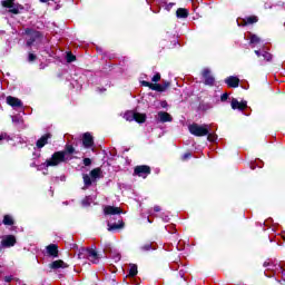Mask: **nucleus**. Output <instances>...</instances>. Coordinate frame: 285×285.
Here are the masks:
<instances>
[{
  "label": "nucleus",
  "instance_id": "nucleus-1",
  "mask_svg": "<svg viewBox=\"0 0 285 285\" xmlns=\"http://www.w3.org/2000/svg\"><path fill=\"white\" fill-rule=\"evenodd\" d=\"M66 161V151H56L49 159H47L42 166L45 168H50L55 166H59Z\"/></svg>",
  "mask_w": 285,
  "mask_h": 285
},
{
  "label": "nucleus",
  "instance_id": "nucleus-2",
  "mask_svg": "<svg viewBox=\"0 0 285 285\" xmlns=\"http://www.w3.org/2000/svg\"><path fill=\"white\" fill-rule=\"evenodd\" d=\"M188 130L195 137H206L210 132V125L191 124L188 126Z\"/></svg>",
  "mask_w": 285,
  "mask_h": 285
},
{
  "label": "nucleus",
  "instance_id": "nucleus-3",
  "mask_svg": "<svg viewBox=\"0 0 285 285\" xmlns=\"http://www.w3.org/2000/svg\"><path fill=\"white\" fill-rule=\"evenodd\" d=\"M87 257L89 262H92V264H99V253H97V249L94 248H82L81 252L78 254V257L81 258V256Z\"/></svg>",
  "mask_w": 285,
  "mask_h": 285
},
{
  "label": "nucleus",
  "instance_id": "nucleus-4",
  "mask_svg": "<svg viewBox=\"0 0 285 285\" xmlns=\"http://www.w3.org/2000/svg\"><path fill=\"white\" fill-rule=\"evenodd\" d=\"M2 7L8 8L9 12H11V14H19V12H21V10H23V7L17 2H14V0L2 1Z\"/></svg>",
  "mask_w": 285,
  "mask_h": 285
},
{
  "label": "nucleus",
  "instance_id": "nucleus-5",
  "mask_svg": "<svg viewBox=\"0 0 285 285\" xmlns=\"http://www.w3.org/2000/svg\"><path fill=\"white\" fill-rule=\"evenodd\" d=\"M124 117L126 121H137L138 124L146 121V115L139 112L127 111Z\"/></svg>",
  "mask_w": 285,
  "mask_h": 285
},
{
  "label": "nucleus",
  "instance_id": "nucleus-6",
  "mask_svg": "<svg viewBox=\"0 0 285 285\" xmlns=\"http://www.w3.org/2000/svg\"><path fill=\"white\" fill-rule=\"evenodd\" d=\"M134 174L137 175V177H142V179H146L148 175H150V167L148 165H140L135 167Z\"/></svg>",
  "mask_w": 285,
  "mask_h": 285
},
{
  "label": "nucleus",
  "instance_id": "nucleus-7",
  "mask_svg": "<svg viewBox=\"0 0 285 285\" xmlns=\"http://www.w3.org/2000/svg\"><path fill=\"white\" fill-rule=\"evenodd\" d=\"M17 245V237L14 235H6L1 240L2 248H12Z\"/></svg>",
  "mask_w": 285,
  "mask_h": 285
},
{
  "label": "nucleus",
  "instance_id": "nucleus-8",
  "mask_svg": "<svg viewBox=\"0 0 285 285\" xmlns=\"http://www.w3.org/2000/svg\"><path fill=\"white\" fill-rule=\"evenodd\" d=\"M122 213H124V209H121L120 207L108 205L104 208L105 215H121Z\"/></svg>",
  "mask_w": 285,
  "mask_h": 285
},
{
  "label": "nucleus",
  "instance_id": "nucleus-9",
  "mask_svg": "<svg viewBox=\"0 0 285 285\" xmlns=\"http://www.w3.org/2000/svg\"><path fill=\"white\" fill-rule=\"evenodd\" d=\"M255 55L261 57L263 61H272L273 55H271L266 49L255 50Z\"/></svg>",
  "mask_w": 285,
  "mask_h": 285
},
{
  "label": "nucleus",
  "instance_id": "nucleus-10",
  "mask_svg": "<svg viewBox=\"0 0 285 285\" xmlns=\"http://www.w3.org/2000/svg\"><path fill=\"white\" fill-rule=\"evenodd\" d=\"M247 106H248V104L246 102V100L239 102L235 98L232 99L233 110H245V108H247Z\"/></svg>",
  "mask_w": 285,
  "mask_h": 285
},
{
  "label": "nucleus",
  "instance_id": "nucleus-11",
  "mask_svg": "<svg viewBox=\"0 0 285 285\" xmlns=\"http://www.w3.org/2000/svg\"><path fill=\"white\" fill-rule=\"evenodd\" d=\"M82 144L85 148H92V146L95 145V140L92 139V135H90V132L83 134Z\"/></svg>",
  "mask_w": 285,
  "mask_h": 285
},
{
  "label": "nucleus",
  "instance_id": "nucleus-12",
  "mask_svg": "<svg viewBox=\"0 0 285 285\" xmlns=\"http://www.w3.org/2000/svg\"><path fill=\"white\" fill-rule=\"evenodd\" d=\"M105 253H109L116 262H119L121 259V254L117 253V250L112 249V245L107 244L104 249Z\"/></svg>",
  "mask_w": 285,
  "mask_h": 285
},
{
  "label": "nucleus",
  "instance_id": "nucleus-13",
  "mask_svg": "<svg viewBox=\"0 0 285 285\" xmlns=\"http://www.w3.org/2000/svg\"><path fill=\"white\" fill-rule=\"evenodd\" d=\"M68 264L61 259L53 261L51 264H49V268L51 271H59V268H68Z\"/></svg>",
  "mask_w": 285,
  "mask_h": 285
},
{
  "label": "nucleus",
  "instance_id": "nucleus-14",
  "mask_svg": "<svg viewBox=\"0 0 285 285\" xmlns=\"http://www.w3.org/2000/svg\"><path fill=\"white\" fill-rule=\"evenodd\" d=\"M47 254L49 255V257H59V246L57 244L48 245Z\"/></svg>",
  "mask_w": 285,
  "mask_h": 285
},
{
  "label": "nucleus",
  "instance_id": "nucleus-15",
  "mask_svg": "<svg viewBox=\"0 0 285 285\" xmlns=\"http://www.w3.org/2000/svg\"><path fill=\"white\" fill-rule=\"evenodd\" d=\"M225 83L228 86V88H238L239 79L235 76H229L225 79Z\"/></svg>",
  "mask_w": 285,
  "mask_h": 285
},
{
  "label": "nucleus",
  "instance_id": "nucleus-16",
  "mask_svg": "<svg viewBox=\"0 0 285 285\" xmlns=\"http://www.w3.org/2000/svg\"><path fill=\"white\" fill-rule=\"evenodd\" d=\"M7 104L12 108H21V106H23V104L21 102V100H19V98H14L12 96L7 97Z\"/></svg>",
  "mask_w": 285,
  "mask_h": 285
},
{
  "label": "nucleus",
  "instance_id": "nucleus-17",
  "mask_svg": "<svg viewBox=\"0 0 285 285\" xmlns=\"http://www.w3.org/2000/svg\"><path fill=\"white\" fill-rule=\"evenodd\" d=\"M203 77L205 79L206 86H213L215 83V78L210 75L208 69L203 70Z\"/></svg>",
  "mask_w": 285,
  "mask_h": 285
},
{
  "label": "nucleus",
  "instance_id": "nucleus-18",
  "mask_svg": "<svg viewBox=\"0 0 285 285\" xmlns=\"http://www.w3.org/2000/svg\"><path fill=\"white\" fill-rule=\"evenodd\" d=\"M27 35L31 36V39H29L27 41L28 46H32V43H35V41H37V39H39V37H41V32L39 31H32V30H27Z\"/></svg>",
  "mask_w": 285,
  "mask_h": 285
},
{
  "label": "nucleus",
  "instance_id": "nucleus-19",
  "mask_svg": "<svg viewBox=\"0 0 285 285\" xmlns=\"http://www.w3.org/2000/svg\"><path fill=\"white\" fill-rule=\"evenodd\" d=\"M158 121H160L161 124L173 121V116H170V114H168L166 111H159L158 112Z\"/></svg>",
  "mask_w": 285,
  "mask_h": 285
},
{
  "label": "nucleus",
  "instance_id": "nucleus-20",
  "mask_svg": "<svg viewBox=\"0 0 285 285\" xmlns=\"http://www.w3.org/2000/svg\"><path fill=\"white\" fill-rule=\"evenodd\" d=\"M107 226L109 232L121 230V228L126 226V223H124V220H118V223H114V224L108 223Z\"/></svg>",
  "mask_w": 285,
  "mask_h": 285
},
{
  "label": "nucleus",
  "instance_id": "nucleus-21",
  "mask_svg": "<svg viewBox=\"0 0 285 285\" xmlns=\"http://www.w3.org/2000/svg\"><path fill=\"white\" fill-rule=\"evenodd\" d=\"M52 136L50 134H46L41 136V138L36 142L37 148H43L48 144V139H50Z\"/></svg>",
  "mask_w": 285,
  "mask_h": 285
},
{
  "label": "nucleus",
  "instance_id": "nucleus-22",
  "mask_svg": "<svg viewBox=\"0 0 285 285\" xmlns=\"http://www.w3.org/2000/svg\"><path fill=\"white\" fill-rule=\"evenodd\" d=\"M91 179H104V171L101 168H95L90 171Z\"/></svg>",
  "mask_w": 285,
  "mask_h": 285
},
{
  "label": "nucleus",
  "instance_id": "nucleus-23",
  "mask_svg": "<svg viewBox=\"0 0 285 285\" xmlns=\"http://www.w3.org/2000/svg\"><path fill=\"white\" fill-rule=\"evenodd\" d=\"M257 17L252 16L248 17L247 19H243V20H237L238 26H247V23H257Z\"/></svg>",
  "mask_w": 285,
  "mask_h": 285
},
{
  "label": "nucleus",
  "instance_id": "nucleus-24",
  "mask_svg": "<svg viewBox=\"0 0 285 285\" xmlns=\"http://www.w3.org/2000/svg\"><path fill=\"white\" fill-rule=\"evenodd\" d=\"M2 224H4V226H14V219L10 215H4Z\"/></svg>",
  "mask_w": 285,
  "mask_h": 285
},
{
  "label": "nucleus",
  "instance_id": "nucleus-25",
  "mask_svg": "<svg viewBox=\"0 0 285 285\" xmlns=\"http://www.w3.org/2000/svg\"><path fill=\"white\" fill-rule=\"evenodd\" d=\"M129 266L130 268H129L128 277H137V274L139 273L137 268V264H130Z\"/></svg>",
  "mask_w": 285,
  "mask_h": 285
},
{
  "label": "nucleus",
  "instance_id": "nucleus-26",
  "mask_svg": "<svg viewBox=\"0 0 285 285\" xmlns=\"http://www.w3.org/2000/svg\"><path fill=\"white\" fill-rule=\"evenodd\" d=\"M249 43H250V46H253V48H255V46H258V43H262V39H259V37L255 36V35H250Z\"/></svg>",
  "mask_w": 285,
  "mask_h": 285
},
{
  "label": "nucleus",
  "instance_id": "nucleus-27",
  "mask_svg": "<svg viewBox=\"0 0 285 285\" xmlns=\"http://www.w3.org/2000/svg\"><path fill=\"white\" fill-rule=\"evenodd\" d=\"M176 16L178 17V19H186V17H188V10H186L184 8H179L176 11Z\"/></svg>",
  "mask_w": 285,
  "mask_h": 285
},
{
  "label": "nucleus",
  "instance_id": "nucleus-28",
  "mask_svg": "<svg viewBox=\"0 0 285 285\" xmlns=\"http://www.w3.org/2000/svg\"><path fill=\"white\" fill-rule=\"evenodd\" d=\"M92 204V197L91 196H86L82 200H81V206L83 208H88V206H90Z\"/></svg>",
  "mask_w": 285,
  "mask_h": 285
},
{
  "label": "nucleus",
  "instance_id": "nucleus-29",
  "mask_svg": "<svg viewBox=\"0 0 285 285\" xmlns=\"http://www.w3.org/2000/svg\"><path fill=\"white\" fill-rule=\"evenodd\" d=\"M140 250L148 253L149 250H157V248L153 246V243H147L140 247Z\"/></svg>",
  "mask_w": 285,
  "mask_h": 285
},
{
  "label": "nucleus",
  "instance_id": "nucleus-30",
  "mask_svg": "<svg viewBox=\"0 0 285 285\" xmlns=\"http://www.w3.org/2000/svg\"><path fill=\"white\" fill-rule=\"evenodd\" d=\"M151 90H156L157 92L166 91V87L159 83H151Z\"/></svg>",
  "mask_w": 285,
  "mask_h": 285
},
{
  "label": "nucleus",
  "instance_id": "nucleus-31",
  "mask_svg": "<svg viewBox=\"0 0 285 285\" xmlns=\"http://www.w3.org/2000/svg\"><path fill=\"white\" fill-rule=\"evenodd\" d=\"M264 166V163L262 160H255V163H252L250 168L252 170H255V168H262Z\"/></svg>",
  "mask_w": 285,
  "mask_h": 285
},
{
  "label": "nucleus",
  "instance_id": "nucleus-32",
  "mask_svg": "<svg viewBox=\"0 0 285 285\" xmlns=\"http://www.w3.org/2000/svg\"><path fill=\"white\" fill-rule=\"evenodd\" d=\"M94 181H97V179H85V186L82 187V190L90 188V186H92Z\"/></svg>",
  "mask_w": 285,
  "mask_h": 285
},
{
  "label": "nucleus",
  "instance_id": "nucleus-33",
  "mask_svg": "<svg viewBox=\"0 0 285 285\" xmlns=\"http://www.w3.org/2000/svg\"><path fill=\"white\" fill-rule=\"evenodd\" d=\"M62 153H66V155H72V153H75V147H72V145H67L66 150Z\"/></svg>",
  "mask_w": 285,
  "mask_h": 285
},
{
  "label": "nucleus",
  "instance_id": "nucleus-34",
  "mask_svg": "<svg viewBox=\"0 0 285 285\" xmlns=\"http://www.w3.org/2000/svg\"><path fill=\"white\" fill-rule=\"evenodd\" d=\"M10 136L8 134H0V144H3V141H9Z\"/></svg>",
  "mask_w": 285,
  "mask_h": 285
},
{
  "label": "nucleus",
  "instance_id": "nucleus-35",
  "mask_svg": "<svg viewBox=\"0 0 285 285\" xmlns=\"http://www.w3.org/2000/svg\"><path fill=\"white\" fill-rule=\"evenodd\" d=\"M207 140L208 141H217V135L216 134H210V131H208Z\"/></svg>",
  "mask_w": 285,
  "mask_h": 285
},
{
  "label": "nucleus",
  "instance_id": "nucleus-36",
  "mask_svg": "<svg viewBox=\"0 0 285 285\" xmlns=\"http://www.w3.org/2000/svg\"><path fill=\"white\" fill-rule=\"evenodd\" d=\"M77 59V57H75V55L68 52L67 53V61L68 63H72V61H75Z\"/></svg>",
  "mask_w": 285,
  "mask_h": 285
},
{
  "label": "nucleus",
  "instance_id": "nucleus-37",
  "mask_svg": "<svg viewBox=\"0 0 285 285\" xmlns=\"http://www.w3.org/2000/svg\"><path fill=\"white\" fill-rule=\"evenodd\" d=\"M160 79H161V75L156 73V75L151 78V81H154V83H157V81H160Z\"/></svg>",
  "mask_w": 285,
  "mask_h": 285
},
{
  "label": "nucleus",
  "instance_id": "nucleus-38",
  "mask_svg": "<svg viewBox=\"0 0 285 285\" xmlns=\"http://www.w3.org/2000/svg\"><path fill=\"white\" fill-rule=\"evenodd\" d=\"M141 86H145L146 88H153V82H148V81H146V80H144L142 82H141Z\"/></svg>",
  "mask_w": 285,
  "mask_h": 285
},
{
  "label": "nucleus",
  "instance_id": "nucleus-39",
  "mask_svg": "<svg viewBox=\"0 0 285 285\" xmlns=\"http://www.w3.org/2000/svg\"><path fill=\"white\" fill-rule=\"evenodd\" d=\"M228 100V92H225L220 96V101H227Z\"/></svg>",
  "mask_w": 285,
  "mask_h": 285
},
{
  "label": "nucleus",
  "instance_id": "nucleus-40",
  "mask_svg": "<svg viewBox=\"0 0 285 285\" xmlns=\"http://www.w3.org/2000/svg\"><path fill=\"white\" fill-rule=\"evenodd\" d=\"M83 164H85L86 166H90V164H92V160H90V158H85V159H83Z\"/></svg>",
  "mask_w": 285,
  "mask_h": 285
},
{
  "label": "nucleus",
  "instance_id": "nucleus-41",
  "mask_svg": "<svg viewBox=\"0 0 285 285\" xmlns=\"http://www.w3.org/2000/svg\"><path fill=\"white\" fill-rule=\"evenodd\" d=\"M183 161H186V159H190V153H187L185 154L183 157H181Z\"/></svg>",
  "mask_w": 285,
  "mask_h": 285
},
{
  "label": "nucleus",
  "instance_id": "nucleus-42",
  "mask_svg": "<svg viewBox=\"0 0 285 285\" xmlns=\"http://www.w3.org/2000/svg\"><path fill=\"white\" fill-rule=\"evenodd\" d=\"M154 213H161V207L159 205L154 206Z\"/></svg>",
  "mask_w": 285,
  "mask_h": 285
},
{
  "label": "nucleus",
  "instance_id": "nucleus-43",
  "mask_svg": "<svg viewBox=\"0 0 285 285\" xmlns=\"http://www.w3.org/2000/svg\"><path fill=\"white\" fill-rule=\"evenodd\" d=\"M29 61H35V59H37V56H35V53H29Z\"/></svg>",
  "mask_w": 285,
  "mask_h": 285
},
{
  "label": "nucleus",
  "instance_id": "nucleus-44",
  "mask_svg": "<svg viewBox=\"0 0 285 285\" xmlns=\"http://www.w3.org/2000/svg\"><path fill=\"white\" fill-rule=\"evenodd\" d=\"M161 86L166 90V89H168L170 87V82L169 81H165Z\"/></svg>",
  "mask_w": 285,
  "mask_h": 285
},
{
  "label": "nucleus",
  "instance_id": "nucleus-45",
  "mask_svg": "<svg viewBox=\"0 0 285 285\" xmlns=\"http://www.w3.org/2000/svg\"><path fill=\"white\" fill-rule=\"evenodd\" d=\"M12 276H6L4 277V282L7 283V284H10V282H12Z\"/></svg>",
  "mask_w": 285,
  "mask_h": 285
},
{
  "label": "nucleus",
  "instance_id": "nucleus-46",
  "mask_svg": "<svg viewBox=\"0 0 285 285\" xmlns=\"http://www.w3.org/2000/svg\"><path fill=\"white\" fill-rule=\"evenodd\" d=\"M160 106H161V108H167V107H168V102L163 101V102L160 104Z\"/></svg>",
  "mask_w": 285,
  "mask_h": 285
},
{
  "label": "nucleus",
  "instance_id": "nucleus-47",
  "mask_svg": "<svg viewBox=\"0 0 285 285\" xmlns=\"http://www.w3.org/2000/svg\"><path fill=\"white\" fill-rule=\"evenodd\" d=\"M12 121L14 124V122L19 121V118H17V116H12Z\"/></svg>",
  "mask_w": 285,
  "mask_h": 285
},
{
  "label": "nucleus",
  "instance_id": "nucleus-48",
  "mask_svg": "<svg viewBox=\"0 0 285 285\" xmlns=\"http://www.w3.org/2000/svg\"><path fill=\"white\" fill-rule=\"evenodd\" d=\"M40 3H48V0H39Z\"/></svg>",
  "mask_w": 285,
  "mask_h": 285
},
{
  "label": "nucleus",
  "instance_id": "nucleus-49",
  "mask_svg": "<svg viewBox=\"0 0 285 285\" xmlns=\"http://www.w3.org/2000/svg\"><path fill=\"white\" fill-rule=\"evenodd\" d=\"M0 253H3V248L0 246Z\"/></svg>",
  "mask_w": 285,
  "mask_h": 285
}]
</instances>
